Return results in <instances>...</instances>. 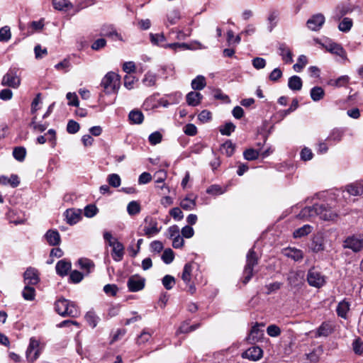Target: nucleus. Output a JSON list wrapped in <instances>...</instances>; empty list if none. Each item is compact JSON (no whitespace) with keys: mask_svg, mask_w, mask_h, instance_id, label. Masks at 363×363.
Segmentation results:
<instances>
[{"mask_svg":"<svg viewBox=\"0 0 363 363\" xmlns=\"http://www.w3.org/2000/svg\"><path fill=\"white\" fill-rule=\"evenodd\" d=\"M55 311L62 317L76 318L79 315L80 311L74 302L61 298L55 303Z\"/></svg>","mask_w":363,"mask_h":363,"instance_id":"obj_1","label":"nucleus"},{"mask_svg":"<svg viewBox=\"0 0 363 363\" xmlns=\"http://www.w3.org/2000/svg\"><path fill=\"white\" fill-rule=\"evenodd\" d=\"M120 83L121 77L113 72H109L103 77L101 86L106 94H111L118 92Z\"/></svg>","mask_w":363,"mask_h":363,"instance_id":"obj_2","label":"nucleus"},{"mask_svg":"<svg viewBox=\"0 0 363 363\" xmlns=\"http://www.w3.org/2000/svg\"><path fill=\"white\" fill-rule=\"evenodd\" d=\"M259 258L254 250L251 248L246 255V264L243 270L242 283L247 284L253 277L254 267L258 264Z\"/></svg>","mask_w":363,"mask_h":363,"instance_id":"obj_3","label":"nucleus"},{"mask_svg":"<svg viewBox=\"0 0 363 363\" xmlns=\"http://www.w3.org/2000/svg\"><path fill=\"white\" fill-rule=\"evenodd\" d=\"M306 280L309 286L317 289L323 287L326 283L325 276L315 267L308 269Z\"/></svg>","mask_w":363,"mask_h":363,"instance_id":"obj_4","label":"nucleus"},{"mask_svg":"<svg viewBox=\"0 0 363 363\" xmlns=\"http://www.w3.org/2000/svg\"><path fill=\"white\" fill-rule=\"evenodd\" d=\"M18 69L16 67L10 68L3 77L1 84L11 88H17L20 85L21 79L18 76Z\"/></svg>","mask_w":363,"mask_h":363,"instance_id":"obj_5","label":"nucleus"},{"mask_svg":"<svg viewBox=\"0 0 363 363\" xmlns=\"http://www.w3.org/2000/svg\"><path fill=\"white\" fill-rule=\"evenodd\" d=\"M344 247L358 252L363 250V235H353L347 237L344 241Z\"/></svg>","mask_w":363,"mask_h":363,"instance_id":"obj_6","label":"nucleus"},{"mask_svg":"<svg viewBox=\"0 0 363 363\" xmlns=\"http://www.w3.org/2000/svg\"><path fill=\"white\" fill-rule=\"evenodd\" d=\"M167 238L172 240V247L175 249L181 248L184 246V241L179 234L178 225H173L169 227L167 230Z\"/></svg>","mask_w":363,"mask_h":363,"instance_id":"obj_7","label":"nucleus"},{"mask_svg":"<svg viewBox=\"0 0 363 363\" xmlns=\"http://www.w3.org/2000/svg\"><path fill=\"white\" fill-rule=\"evenodd\" d=\"M145 279L138 274L130 276L127 281V286L130 292H137L145 288Z\"/></svg>","mask_w":363,"mask_h":363,"instance_id":"obj_8","label":"nucleus"},{"mask_svg":"<svg viewBox=\"0 0 363 363\" xmlns=\"http://www.w3.org/2000/svg\"><path fill=\"white\" fill-rule=\"evenodd\" d=\"M317 216L324 220H334L337 214L327 204H316Z\"/></svg>","mask_w":363,"mask_h":363,"instance_id":"obj_9","label":"nucleus"},{"mask_svg":"<svg viewBox=\"0 0 363 363\" xmlns=\"http://www.w3.org/2000/svg\"><path fill=\"white\" fill-rule=\"evenodd\" d=\"M40 281L39 272L34 267H29L23 273V281L25 285L35 286Z\"/></svg>","mask_w":363,"mask_h":363,"instance_id":"obj_10","label":"nucleus"},{"mask_svg":"<svg viewBox=\"0 0 363 363\" xmlns=\"http://www.w3.org/2000/svg\"><path fill=\"white\" fill-rule=\"evenodd\" d=\"M324 48L329 52L340 56L342 59H347V53L343 47L337 43L329 41L322 44Z\"/></svg>","mask_w":363,"mask_h":363,"instance_id":"obj_11","label":"nucleus"},{"mask_svg":"<svg viewBox=\"0 0 363 363\" xmlns=\"http://www.w3.org/2000/svg\"><path fill=\"white\" fill-rule=\"evenodd\" d=\"M38 348L39 342L34 337H31L26 352V358L29 362H33L38 358L40 355V351Z\"/></svg>","mask_w":363,"mask_h":363,"instance_id":"obj_12","label":"nucleus"},{"mask_svg":"<svg viewBox=\"0 0 363 363\" xmlns=\"http://www.w3.org/2000/svg\"><path fill=\"white\" fill-rule=\"evenodd\" d=\"M325 18L322 13H316L313 15L306 22V26L311 30L318 31L323 26Z\"/></svg>","mask_w":363,"mask_h":363,"instance_id":"obj_13","label":"nucleus"},{"mask_svg":"<svg viewBox=\"0 0 363 363\" xmlns=\"http://www.w3.org/2000/svg\"><path fill=\"white\" fill-rule=\"evenodd\" d=\"M263 356V350L258 346H252L242 353L241 357L243 359H247L250 361H257Z\"/></svg>","mask_w":363,"mask_h":363,"instance_id":"obj_14","label":"nucleus"},{"mask_svg":"<svg viewBox=\"0 0 363 363\" xmlns=\"http://www.w3.org/2000/svg\"><path fill=\"white\" fill-rule=\"evenodd\" d=\"M110 247H112L111 256L114 261L120 262L123 259L124 255V246L118 240H114L113 243H110Z\"/></svg>","mask_w":363,"mask_h":363,"instance_id":"obj_15","label":"nucleus"},{"mask_svg":"<svg viewBox=\"0 0 363 363\" xmlns=\"http://www.w3.org/2000/svg\"><path fill=\"white\" fill-rule=\"evenodd\" d=\"M67 223L69 225H74L82 218V211L77 208H69L65 212Z\"/></svg>","mask_w":363,"mask_h":363,"instance_id":"obj_16","label":"nucleus"},{"mask_svg":"<svg viewBox=\"0 0 363 363\" xmlns=\"http://www.w3.org/2000/svg\"><path fill=\"white\" fill-rule=\"evenodd\" d=\"M259 326H264V325L257 323L252 327L250 334L247 336V340L250 343L254 344L262 338L264 333L263 330L259 329Z\"/></svg>","mask_w":363,"mask_h":363,"instance_id":"obj_17","label":"nucleus"},{"mask_svg":"<svg viewBox=\"0 0 363 363\" xmlns=\"http://www.w3.org/2000/svg\"><path fill=\"white\" fill-rule=\"evenodd\" d=\"M309 247L315 253L323 251L325 249V244L323 235L320 233L315 235L312 238Z\"/></svg>","mask_w":363,"mask_h":363,"instance_id":"obj_18","label":"nucleus"},{"mask_svg":"<svg viewBox=\"0 0 363 363\" xmlns=\"http://www.w3.org/2000/svg\"><path fill=\"white\" fill-rule=\"evenodd\" d=\"M45 238L50 246H57L61 242L60 235L57 230H48L45 234Z\"/></svg>","mask_w":363,"mask_h":363,"instance_id":"obj_19","label":"nucleus"},{"mask_svg":"<svg viewBox=\"0 0 363 363\" xmlns=\"http://www.w3.org/2000/svg\"><path fill=\"white\" fill-rule=\"evenodd\" d=\"M354 9V6L349 3L339 4L335 10V17L340 20L344 16L351 13Z\"/></svg>","mask_w":363,"mask_h":363,"instance_id":"obj_20","label":"nucleus"},{"mask_svg":"<svg viewBox=\"0 0 363 363\" xmlns=\"http://www.w3.org/2000/svg\"><path fill=\"white\" fill-rule=\"evenodd\" d=\"M279 54L286 64H291L293 62L292 52L285 43L279 44Z\"/></svg>","mask_w":363,"mask_h":363,"instance_id":"obj_21","label":"nucleus"},{"mask_svg":"<svg viewBox=\"0 0 363 363\" xmlns=\"http://www.w3.org/2000/svg\"><path fill=\"white\" fill-rule=\"evenodd\" d=\"M71 262L66 261L65 259H61L58 261L55 266L56 272L60 277H65L67 275L68 272L71 269Z\"/></svg>","mask_w":363,"mask_h":363,"instance_id":"obj_22","label":"nucleus"},{"mask_svg":"<svg viewBox=\"0 0 363 363\" xmlns=\"http://www.w3.org/2000/svg\"><path fill=\"white\" fill-rule=\"evenodd\" d=\"M346 188L350 195L361 196L363 194V179L350 184Z\"/></svg>","mask_w":363,"mask_h":363,"instance_id":"obj_23","label":"nucleus"},{"mask_svg":"<svg viewBox=\"0 0 363 363\" xmlns=\"http://www.w3.org/2000/svg\"><path fill=\"white\" fill-rule=\"evenodd\" d=\"M0 184L9 185L13 188L17 187L20 184V179L17 174H11L10 177L4 175L0 176Z\"/></svg>","mask_w":363,"mask_h":363,"instance_id":"obj_24","label":"nucleus"},{"mask_svg":"<svg viewBox=\"0 0 363 363\" xmlns=\"http://www.w3.org/2000/svg\"><path fill=\"white\" fill-rule=\"evenodd\" d=\"M315 216H317L316 204L303 208L298 213V217L299 218L307 219Z\"/></svg>","mask_w":363,"mask_h":363,"instance_id":"obj_25","label":"nucleus"},{"mask_svg":"<svg viewBox=\"0 0 363 363\" xmlns=\"http://www.w3.org/2000/svg\"><path fill=\"white\" fill-rule=\"evenodd\" d=\"M303 86V82L300 77L294 75L289 79L288 86L292 91H300Z\"/></svg>","mask_w":363,"mask_h":363,"instance_id":"obj_26","label":"nucleus"},{"mask_svg":"<svg viewBox=\"0 0 363 363\" xmlns=\"http://www.w3.org/2000/svg\"><path fill=\"white\" fill-rule=\"evenodd\" d=\"M202 98L199 92L191 91L186 95V103L189 106H196L200 104Z\"/></svg>","mask_w":363,"mask_h":363,"instance_id":"obj_27","label":"nucleus"},{"mask_svg":"<svg viewBox=\"0 0 363 363\" xmlns=\"http://www.w3.org/2000/svg\"><path fill=\"white\" fill-rule=\"evenodd\" d=\"M333 328L328 323L323 322L317 329L316 337H328L333 333Z\"/></svg>","mask_w":363,"mask_h":363,"instance_id":"obj_28","label":"nucleus"},{"mask_svg":"<svg viewBox=\"0 0 363 363\" xmlns=\"http://www.w3.org/2000/svg\"><path fill=\"white\" fill-rule=\"evenodd\" d=\"M349 310L350 303L345 300H343L338 303L336 308V312L339 317H341L342 318L344 319H347V314Z\"/></svg>","mask_w":363,"mask_h":363,"instance_id":"obj_29","label":"nucleus"},{"mask_svg":"<svg viewBox=\"0 0 363 363\" xmlns=\"http://www.w3.org/2000/svg\"><path fill=\"white\" fill-rule=\"evenodd\" d=\"M323 353V348L322 346H318L315 348L311 352L306 354L307 359L310 361L311 363H318L320 359V357Z\"/></svg>","mask_w":363,"mask_h":363,"instance_id":"obj_30","label":"nucleus"},{"mask_svg":"<svg viewBox=\"0 0 363 363\" xmlns=\"http://www.w3.org/2000/svg\"><path fill=\"white\" fill-rule=\"evenodd\" d=\"M100 35L106 37H116L118 39L121 38L120 34L117 33V31L114 29V28L112 26H103L101 29Z\"/></svg>","mask_w":363,"mask_h":363,"instance_id":"obj_31","label":"nucleus"},{"mask_svg":"<svg viewBox=\"0 0 363 363\" xmlns=\"http://www.w3.org/2000/svg\"><path fill=\"white\" fill-rule=\"evenodd\" d=\"M310 96L313 101H319L323 99L325 91L321 86H314L310 91Z\"/></svg>","mask_w":363,"mask_h":363,"instance_id":"obj_32","label":"nucleus"},{"mask_svg":"<svg viewBox=\"0 0 363 363\" xmlns=\"http://www.w3.org/2000/svg\"><path fill=\"white\" fill-rule=\"evenodd\" d=\"M279 17V12L277 11L273 10L270 11L267 21H268V30L272 32V30L277 26V21Z\"/></svg>","mask_w":363,"mask_h":363,"instance_id":"obj_33","label":"nucleus"},{"mask_svg":"<svg viewBox=\"0 0 363 363\" xmlns=\"http://www.w3.org/2000/svg\"><path fill=\"white\" fill-rule=\"evenodd\" d=\"M128 118L133 124H140L144 120V116L140 111L133 110L129 113Z\"/></svg>","mask_w":363,"mask_h":363,"instance_id":"obj_34","label":"nucleus"},{"mask_svg":"<svg viewBox=\"0 0 363 363\" xmlns=\"http://www.w3.org/2000/svg\"><path fill=\"white\" fill-rule=\"evenodd\" d=\"M22 296L26 301H33L35 298V289L33 286L25 285L22 291Z\"/></svg>","mask_w":363,"mask_h":363,"instance_id":"obj_35","label":"nucleus"},{"mask_svg":"<svg viewBox=\"0 0 363 363\" xmlns=\"http://www.w3.org/2000/svg\"><path fill=\"white\" fill-rule=\"evenodd\" d=\"M78 264L82 269L86 271V274H89L95 267L94 262L87 258L79 259Z\"/></svg>","mask_w":363,"mask_h":363,"instance_id":"obj_36","label":"nucleus"},{"mask_svg":"<svg viewBox=\"0 0 363 363\" xmlns=\"http://www.w3.org/2000/svg\"><path fill=\"white\" fill-rule=\"evenodd\" d=\"M313 227L308 224L304 225L302 227L296 229L293 235L295 238H300L308 235L312 231Z\"/></svg>","mask_w":363,"mask_h":363,"instance_id":"obj_37","label":"nucleus"},{"mask_svg":"<svg viewBox=\"0 0 363 363\" xmlns=\"http://www.w3.org/2000/svg\"><path fill=\"white\" fill-rule=\"evenodd\" d=\"M192 269L193 266L191 263H186L184 267L182 279L186 284H189L191 281Z\"/></svg>","mask_w":363,"mask_h":363,"instance_id":"obj_38","label":"nucleus"},{"mask_svg":"<svg viewBox=\"0 0 363 363\" xmlns=\"http://www.w3.org/2000/svg\"><path fill=\"white\" fill-rule=\"evenodd\" d=\"M161 230V228H157V223L155 220L150 222V226H145L143 229L144 235L150 237L152 235L157 234Z\"/></svg>","mask_w":363,"mask_h":363,"instance_id":"obj_39","label":"nucleus"},{"mask_svg":"<svg viewBox=\"0 0 363 363\" xmlns=\"http://www.w3.org/2000/svg\"><path fill=\"white\" fill-rule=\"evenodd\" d=\"M235 145L231 142V140H226L221 145V150L223 154H225L227 157H231L235 152Z\"/></svg>","mask_w":363,"mask_h":363,"instance_id":"obj_40","label":"nucleus"},{"mask_svg":"<svg viewBox=\"0 0 363 363\" xmlns=\"http://www.w3.org/2000/svg\"><path fill=\"white\" fill-rule=\"evenodd\" d=\"M206 79L203 76L199 75L191 82V87L194 90H201L206 86Z\"/></svg>","mask_w":363,"mask_h":363,"instance_id":"obj_41","label":"nucleus"},{"mask_svg":"<svg viewBox=\"0 0 363 363\" xmlns=\"http://www.w3.org/2000/svg\"><path fill=\"white\" fill-rule=\"evenodd\" d=\"M235 125L232 122H227L219 127V131L222 135L230 136L235 130Z\"/></svg>","mask_w":363,"mask_h":363,"instance_id":"obj_42","label":"nucleus"},{"mask_svg":"<svg viewBox=\"0 0 363 363\" xmlns=\"http://www.w3.org/2000/svg\"><path fill=\"white\" fill-rule=\"evenodd\" d=\"M26 150L23 147H16L13 150V157L18 162H23L25 160Z\"/></svg>","mask_w":363,"mask_h":363,"instance_id":"obj_43","label":"nucleus"},{"mask_svg":"<svg viewBox=\"0 0 363 363\" xmlns=\"http://www.w3.org/2000/svg\"><path fill=\"white\" fill-rule=\"evenodd\" d=\"M259 156V151L253 148L246 149L243 152V157L246 160L252 161L258 159Z\"/></svg>","mask_w":363,"mask_h":363,"instance_id":"obj_44","label":"nucleus"},{"mask_svg":"<svg viewBox=\"0 0 363 363\" xmlns=\"http://www.w3.org/2000/svg\"><path fill=\"white\" fill-rule=\"evenodd\" d=\"M140 205L138 201H132L127 206V211L130 216H135L140 212Z\"/></svg>","mask_w":363,"mask_h":363,"instance_id":"obj_45","label":"nucleus"},{"mask_svg":"<svg viewBox=\"0 0 363 363\" xmlns=\"http://www.w3.org/2000/svg\"><path fill=\"white\" fill-rule=\"evenodd\" d=\"M85 319L89 325L94 328L99 320V318L95 314L94 311H89L85 315Z\"/></svg>","mask_w":363,"mask_h":363,"instance_id":"obj_46","label":"nucleus"},{"mask_svg":"<svg viewBox=\"0 0 363 363\" xmlns=\"http://www.w3.org/2000/svg\"><path fill=\"white\" fill-rule=\"evenodd\" d=\"M342 136L343 131L340 129L335 128L331 131L327 140L330 142L337 143L342 140Z\"/></svg>","mask_w":363,"mask_h":363,"instance_id":"obj_47","label":"nucleus"},{"mask_svg":"<svg viewBox=\"0 0 363 363\" xmlns=\"http://www.w3.org/2000/svg\"><path fill=\"white\" fill-rule=\"evenodd\" d=\"M180 206L186 211L193 210L196 206L195 199L186 197L180 202Z\"/></svg>","mask_w":363,"mask_h":363,"instance_id":"obj_48","label":"nucleus"},{"mask_svg":"<svg viewBox=\"0 0 363 363\" xmlns=\"http://www.w3.org/2000/svg\"><path fill=\"white\" fill-rule=\"evenodd\" d=\"M162 283L167 290H170L174 287L176 281L174 277L167 274L162 278Z\"/></svg>","mask_w":363,"mask_h":363,"instance_id":"obj_49","label":"nucleus"},{"mask_svg":"<svg viewBox=\"0 0 363 363\" xmlns=\"http://www.w3.org/2000/svg\"><path fill=\"white\" fill-rule=\"evenodd\" d=\"M174 259V252L171 248L165 249L162 255V261L169 264L173 262Z\"/></svg>","mask_w":363,"mask_h":363,"instance_id":"obj_50","label":"nucleus"},{"mask_svg":"<svg viewBox=\"0 0 363 363\" xmlns=\"http://www.w3.org/2000/svg\"><path fill=\"white\" fill-rule=\"evenodd\" d=\"M108 184L114 188L119 187L121 184V179L118 174H111L107 177Z\"/></svg>","mask_w":363,"mask_h":363,"instance_id":"obj_51","label":"nucleus"},{"mask_svg":"<svg viewBox=\"0 0 363 363\" xmlns=\"http://www.w3.org/2000/svg\"><path fill=\"white\" fill-rule=\"evenodd\" d=\"M286 255L295 261L301 260L303 257V252L301 250L290 249L286 253Z\"/></svg>","mask_w":363,"mask_h":363,"instance_id":"obj_52","label":"nucleus"},{"mask_svg":"<svg viewBox=\"0 0 363 363\" xmlns=\"http://www.w3.org/2000/svg\"><path fill=\"white\" fill-rule=\"evenodd\" d=\"M11 38L10 28L5 26L0 28V42H8Z\"/></svg>","mask_w":363,"mask_h":363,"instance_id":"obj_53","label":"nucleus"},{"mask_svg":"<svg viewBox=\"0 0 363 363\" xmlns=\"http://www.w3.org/2000/svg\"><path fill=\"white\" fill-rule=\"evenodd\" d=\"M307 62L308 60L306 56L301 55L298 57L297 63L294 65L293 69L296 72H299L306 65Z\"/></svg>","mask_w":363,"mask_h":363,"instance_id":"obj_54","label":"nucleus"},{"mask_svg":"<svg viewBox=\"0 0 363 363\" xmlns=\"http://www.w3.org/2000/svg\"><path fill=\"white\" fill-rule=\"evenodd\" d=\"M352 26V21L349 18H344L343 20L340 23L338 28L340 31L348 32L350 30Z\"/></svg>","mask_w":363,"mask_h":363,"instance_id":"obj_55","label":"nucleus"},{"mask_svg":"<svg viewBox=\"0 0 363 363\" xmlns=\"http://www.w3.org/2000/svg\"><path fill=\"white\" fill-rule=\"evenodd\" d=\"M162 46L164 48H170L174 50H177V49L188 50L190 48L189 45L185 43H167Z\"/></svg>","mask_w":363,"mask_h":363,"instance_id":"obj_56","label":"nucleus"},{"mask_svg":"<svg viewBox=\"0 0 363 363\" xmlns=\"http://www.w3.org/2000/svg\"><path fill=\"white\" fill-rule=\"evenodd\" d=\"M162 140V135L159 131H155V132L152 133L148 137L149 143L152 145H156L160 143Z\"/></svg>","mask_w":363,"mask_h":363,"instance_id":"obj_57","label":"nucleus"},{"mask_svg":"<svg viewBox=\"0 0 363 363\" xmlns=\"http://www.w3.org/2000/svg\"><path fill=\"white\" fill-rule=\"evenodd\" d=\"M157 76L152 72H147L143 80V83L147 86H152L155 84Z\"/></svg>","mask_w":363,"mask_h":363,"instance_id":"obj_58","label":"nucleus"},{"mask_svg":"<svg viewBox=\"0 0 363 363\" xmlns=\"http://www.w3.org/2000/svg\"><path fill=\"white\" fill-rule=\"evenodd\" d=\"M99 212V209L94 204H89L84 208V216L87 218H93Z\"/></svg>","mask_w":363,"mask_h":363,"instance_id":"obj_59","label":"nucleus"},{"mask_svg":"<svg viewBox=\"0 0 363 363\" xmlns=\"http://www.w3.org/2000/svg\"><path fill=\"white\" fill-rule=\"evenodd\" d=\"M80 128L79 124L74 121V120H69L67 125V131L69 134H75L77 133Z\"/></svg>","mask_w":363,"mask_h":363,"instance_id":"obj_60","label":"nucleus"},{"mask_svg":"<svg viewBox=\"0 0 363 363\" xmlns=\"http://www.w3.org/2000/svg\"><path fill=\"white\" fill-rule=\"evenodd\" d=\"M104 291L108 296H116L118 291V287L116 284H108L104 286Z\"/></svg>","mask_w":363,"mask_h":363,"instance_id":"obj_61","label":"nucleus"},{"mask_svg":"<svg viewBox=\"0 0 363 363\" xmlns=\"http://www.w3.org/2000/svg\"><path fill=\"white\" fill-rule=\"evenodd\" d=\"M184 133L189 136H194L197 134V128L193 123H188L183 128Z\"/></svg>","mask_w":363,"mask_h":363,"instance_id":"obj_62","label":"nucleus"},{"mask_svg":"<svg viewBox=\"0 0 363 363\" xmlns=\"http://www.w3.org/2000/svg\"><path fill=\"white\" fill-rule=\"evenodd\" d=\"M84 275L77 270L71 272L69 274V280L72 283L78 284L83 279Z\"/></svg>","mask_w":363,"mask_h":363,"instance_id":"obj_63","label":"nucleus"},{"mask_svg":"<svg viewBox=\"0 0 363 363\" xmlns=\"http://www.w3.org/2000/svg\"><path fill=\"white\" fill-rule=\"evenodd\" d=\"M352 347L355 354H362L363 353V342L359 338L353 341Z\"/></svg>","mask_w":363,"mask_h":363,"instance_id":"obj_64","label":"nucleus"}]
</instances>
